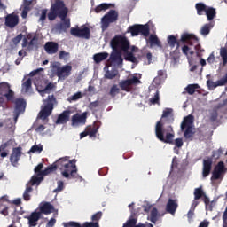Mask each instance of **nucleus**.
I'll list each match as a JSON object with an SVG mask.
<instances>
[{
    "label": "nucleus",
    "mask_w": 227,
    "mask_h": 227,
    "mask_svg": "<svg viewBox=\"0 0 227 227\" xmlns=\"http://www.w3.org/2000/svg\"><path fill=\"white\" fill-rule=\"evenodd\" d=\"M183 51V54H184L185 56H192V54H194V51H191V48L187 45H184L182 48Z\"/></svg>",
    "instance_id": "3c124183"
},
{
    "label": "nucleus",
    "mask_w": 227,
    "mask_h": 227,
    "mask_svg": "<svg viewBox=\"0 0 227 227\" xmlns=\"http://www.w3.org/2000/svg\"><path fill=\"white\" fill-rule=\"evenodd\" d=\"M110 65H118V67L123 65V58L121 57V51L114 50L108 59Z\"/></svg>",
    "instance_id": "f3484780"
},
{
    "label": "nucleus",
    "mask_w": 227,
    "mask_h": 227,
    "mask_svg": "<svg viewBox=\"0 0 227 227\" xmlns=\"http://www.w3.org/2000/svg\"><path fill=\"white\" fill-rule=\"evenodd\" d=\"M56 98L54 95H49L47 99L43 101L44 106L39 112V118L43 121L47 120L52 114L54 110V104H56Z\"/></svg>",
    "instance_id": "423d86ee"
},
{
    "label": "nucleus",
    "mask_w": 227,
    "mask_h": 227,
    "mask_svg": "<svg viewBox=\"0 0 227 227\" xmlns=\"http://www.w3.org/2000/svg\"><path fill=\"white\" fill-rule=\"evenodd\" d=\"M0 95L5 97L9 102H13V98H15V92L12 90L10 84L4 82L0 83Z\"/></svg>",
    "instance_id": "f8f14e48"
},
{
    "label": "nucleus",
    "mask_w": 227,
    "mask_h": 227,
    "mask_svg": "<svg viewBox=\"0 0 227 227\" xmlns=\"http://www.w3.org/2000/svg\"><path fill=\"white\" fill-rule=\"evenodd\" d=\"M179 42H182L183 43H189L191 45L192 42H198V37L192 34L184 33L182 34Z\"/></svg>",
    "instance_id": "a878e982"
},
{
    "label": "nucleus",
    "mask_w": 227,
    "mask_h": 227,
    "mask_svg": "<svg viewBox=\"0 0 227 227\" xmlns=\"http://www.w3.org/2000/svg\"><path fill=\"white\" fill-rule=\"evenodd\" d=\"M30 192H33V187L27 186V188L23 193V199L25 201H29V200H31V195L29 194Z\"/></svg>",
    "instance_id": "c03bdc74"
},
{
    "label": "nucleus",
    "mask_w": 227,
    "mask_h": 227,
    "mask_svg": "<svg viewBox=\"0 0 227 227\" xmlns=\"http://www.w3.org/2000/svg\"><path fill=\"white\" fill-rule=\"evenodd\" d=\"M59 49V44L56 42H47L44 45V51L47 54H56Z\"/></svg>",
    "instance_id": "b1692460"
},
{
    "label": "nucleus",
    "mask_w": 227,
    "mask_h": 227,
    "mask_svg": "<svg viewBox=\"0 0 227 227\" xmlns=\"http://www.w3.org/2000/svg\"><path fill=\"white\" fill-rule=\"evenodd\" d=\"M227 173V168L224 165V161H219L214 168L211 176V182H216V180H223Z\"/></svg>",
    "instance_id": "6e6552de"
},
{
    "label": "nucleus",
    "mask_w": 227,
    "mask_h": 227,
    "mask_svg": "<svg viewBox=\"0 0 227 227\" xmlns=\"http://www.w3.org/2000/svg\"><path fill=\"white\" fill-rule=\"evenodd\" d=\"M207 84L208 88L214 90L215 88H217V86H226L227 84V73L223 77H222L220 80L216 82H213L212 80H207Z\"/></svg>",
    "instance_id": "4be33fe9"
},
{
    "label": "nucleus",
    "mask_w": 227,
    "mask_h": 227,
    "mask_svg": "<svg viewBox=\"0 0 227 227\" xmlns=\"http://www.w3.org/2000/svg\"><path fill=\"white\" fill-rule=\"evenodd\" d=\"M43 146L42 145H33L30 149L31 153H42Z\"/></svg>",
    "instance_id": "de8ad7c7"
},
{
    "label": "nucleus",
    "mask_w": 227,
    "mask_h": 227,
    "mask_svg": "<svg viewBox=\"0 0 227 227\" xmlns=\"http://www.w3.org/2000/svg\"><path fill=\"white\" fill-rule=\"evenodd\" d=\"M141 81L137 76H133L132 78L123 80L119 83V86L122 91H130V87L134 86V84H139Z\"/></svg>",
    "instance_id": "4468645a"
},
{
    "label": "nucleus",
    "mask_w": 227,
    "mask_h": 227,
    "mask_svg": "<svg viewBox=\"0 0 227 227\" xmlns=\"http://www.w3.org/2000/svg\"><path fill=\"white\" fill-rule=\"evenodd\" d=\"M102 219V212L98 211L91 216L92 222H84L82 225L77 222L64 223V227H100L98 222Z\"/></svg>",
    "instance_id": "0eeeda50"
},
{
    "label": "nucleus",
    "mask_w": 227,
    "mask_h": 227,
    "mask_svg": "<svg viewBox=\"0 0 227 227\" xmlns=\"http://www.w3.org/2000/svg\"><path fill=\"white\" fill-rule=\"evenodd\" d=\"M118 93H120V88H118V85L112 86L109 91L110 97H112V98H114V97H116Z\"/></svg>",
    "instance_id": "49530a36"
},
{
    "label": "nucleus",
    "mask_w": 227,
    "mask_h": 227,
    "mask_svg": "<svg viewBox=\"0 0 227 227\" xmlns=\"http://www.w3.org/2000/svg\"><path fill=\"white\" fill-rule=\"evenodd\" d=\"M155 135L159 141L167 145H175L176 148H182L184 146V140L182 138H176L175 141V134L168 132L164 129L162 121H159L155 126Z\"/></svg>",
    "instance_id": "f257e3e1"
},
{
    "label": "nucleus",
    "mask_w": 227,
    "mask_h": 227,
    "mask_svg": "<svg viewBox=\"0 0 227 227\" xmlns=\"http://www.w3.org/2000/svg\"><path fill=\"white\" fill-rule=\"evenodd\" d=\"M39 214L42 215H49L54 212V206L50 202H43L39 205Z\"/></svg>",
    "instance_id": "6ab92c4d"
},
{
    "label": "nucleus",
    "mask_w": 227,
    "mask_h": 227,
    "mask_svg": "<svg viewBox=\"0 0 227 227\" xmlns=\"http://www.w3.org/2000/svg\"><path fill=\"white\" fill-rule=\"evenodd\" d=\"M181 132H184V137L187 141H192L194 139L196 128H194V116L192 114H189L183 119L181 122Z\"/></svg>",
    "instance_id": "20e7f679"
},
{
    "label": "nucleus",
    "mask_w": 227,
    "mask_h": 227,
    "mask_svg": "<svg viewBox=\"0 0 227 227\" xmlns=\"http://www.w3.org/2000/svg\"><path fill=\"white\" fill-rule=\"evenodd\" d=\"M56 169H58V167L56 166V163H53L49 167H47L44 170H43V172H41V175H43V176H47V175H51V173H54Z\"/></svg>",
    "instance_id": "4c0bfd02"
},
{
    "label": "nucleus",
    "mask_w": 227,
    "mask_h": 227,
    "mask_svg": "<svg viewBox=\"0 0 227 227\" xmlns=\"http://www.w3.org/2000/svg\"><path fill=\"white\" fill-rule=\"evenodd\" d=\"M68 56H70L69 52H67L65 51H59V59H67Z\"/></svg>",
    "instance_id": "680f3d73"
},
{
    "label": "nucleus",
    "mask_w": 227,
    "mask_h": 227,
    "mask_svg": "<svg viewBox=\"0 0 227 227\" xmlns=\"http://www.w3.org/2000/svg\"><path fill=\"white\" fill-rule=\"evenodd\" d=\"M56 224V218H51V220L47 223L46 227H53Z\"/></svg>",
    "instance_id": "774afa93"
},
{
    "label": "nucleus",
    "mask_w": 227,
    "mask_h": 227,
    "mask_svg": "<svg viewBox=\"0 0 227 227\" xmlns=\"http://www.w3.org/2000/svg\"><path fill=\"white\" fill-rule=\"evenodd\" d=\"M126 61H130L131 63H136L137 59L136 56H134V53L126 51V57H125Z\"/></svg>",
    "instance_id": "09e8293b"
},
{
    "label": "nucleus",
    "mask_w": 227,
    "mask_h": 227,
    "mask_svg": "<svg viewBox=\"0 0 227 227\" xmlns=\"http://www.w3.org/2000/svg\"><path fill=\"white\" fill-rule=\"evenodd\" d=\"M220 56L222 58L223 67H226L227 65V48L226 47H222L220 49Z\"/></svg>",
    "instance_id": "ea45409f"
},
{
    "label": "nucleus",
    "mask_w": 227,
    "mask_h": 227,
    "mask_svg": "<svg viewBox=\"0 0 227 227\" xmlns=\"http://www.w3.org/2000/svg\"><path fill=\"white\" fill-rule=\"evenodd\" d=\"M79 98H82V93H81V92H76L75 94H74L73 96H71L69 98V99L72 102H75V101L79 100Z\"/></svg>",
    "instance_id": "864d4df0"
},
{
    "label": "nucleus",
    "mask_w": 227,
    "mask_h": 227,
    "mask_svg": "<svg viewBox=\"0 0 227 227\" xmlns=\"http://www.w3.org/2000/svg\"><path fill=\"white\" fill-rule=\"evenodd\" d=\"M55 74L59 77V81H65L67 77L72 75V66L65 65L63 67H57Z\"/></svg>",
    "instance_id": "ddd939ff"
},
{
    "label": "nucleus",
    "mask_w": 227,
    "mask_h": 227,
    "mask_svg": "<svg viewBox=\"0 0 227 227\" xmlns=\"http://www.w3.org/2000/svg\"><path fill=\"white\" fill-rule=\"evenodd\" d=\"M47 9H43L41 12V16L39 18V22H45V20L47 19Z\"/></svg>",
    "instance_id": "6e6d98bb"
},
{
    "label": "nucleus",
    "mask_w": 227,
    "mask_h": 227,
    "mask_svg": "<svg viewBox=\"0 0 227 227\" xmlns=\"http://www.w3.org/2000/svg\"><path fill=\"white\" fill-rule=\"evenodd\" d=\"M29 226L35 227L38 224V221L42 219V215L39 211H34L31 215L27 217Z\"/></svg>",
    "instance_id": "393cba45"
},
{
    "label": "nucleus",
    "mask_w": 227,
    "mask_h": 227,
    "mask_svg": "<svg viewBox=\"0 0 227 227\" xmlns=\"http://www.w3.org/2000/svg\"><path fill=\"white\" fill-rule=\"evenodd\" d=\"M14 104L15 113H24V111H26V100H24V98H16Z\"/></svg>",
    "instance_id": "bb28decb"
},
{
    "label": "nucleus",
    "mask_w": 227,
    "mask_h": 227,
    "mask_svg": "<svg viewBox=\"0 0 227 227\" xmlns=\"http://www.w3.org/2000/svg\"><path fill=\"white\" fill-rule=\"evenodd\" d=\"M200 88L198 84H189L185 90L188 95H194L196 93V90Z\"/></svg>",
    "instance_id": "a19ab883"
},
{
    "label": "nucleus",
    "mask_w": 227,
    "mask_h": 227,
    "mask_svg": "<svg viewBox=\"0 0 227 227\" xmlns=\"http://www.w3.org/2000/svg\"><path fill=\"white\" fill-rule=\"evenodd\" d=\"M215 15H217V12L214 7H207L206 11V16L207 20H214L215 19Z\"/></svg>",
    "instance_id": "72a5a7b5"
},
{
    "label": "nucleus",
    "mask_w": 227,
    "mask_h": 227,
    "mask_svg": "<svg viewBox=\"0 0 227 227\" xmlns=\"http://www.w3.org/2000/svg\"><path fill=\"white\" fill-rule=\"evenodd\" d=\"M131 36H138L142 35L143 36H150V26L145 25H133L129 27Z\"/></svg>",
    "instance_id": "9d476101"
},
{
    "label": "nucleus",
    "mask_w": 227,
    "mask_h": 227,
    "mask_svg": "<svg viewBox=\"0 0 227 227\" xmlns=\"http://www.w3.org/2000/svg\"><path fill=\"white\" fill-rule=\"evenodd\" d=\"M172 113H173V109L167 108L166 110L163 111L161 118H168V116H170Z\"/></svg>",
    "instance_id": "e2e57ef3"
},
{
    "label": "nucleus",
    "mask_w": 227,
    "mask_h": 227,
    "mask_svg": "<svg viewBox=\"0 0 227 227\" xmlns=\"http://www.w3.org/2000/svg\"><path fill=\"white\" fill-rule=\"evenodd\" d=\"M70 34L72 36H75L76 38H85V40H90L91 36V31L88 27H84L83 28L72 27Z\"/></svg>",
    "instance_id": "9b49d317"
},
{
    "label": "nucleus",
    "mask_w": 227,
    "mask_h": 227,
    "mask_svg": "<svg viewBox=\"0 0 227 227\" xmlns=\"http://www.w3.org/2000/svg\"><path fill=\"white\" fill-rule=\"evenodd\" d=\"M32 86H33V82H32L31 78H28L27 80H26L25 82H22L21 91H24V93H27V91H29V90H31Z\"/></svg>",
    "instance_id": "f704fd0d"
},
{
    "label": "nucleus",
    "mask_w": 227,
    "mask_h": 227,
    "mask_svg": "<svg viewBox=\"0 0 227 227\" xmlns=\"http://www.w3.org/2000/svg\"><path fill=\"white\" fill-rule=\"evenodd\" d=\"M163 82L164 79L160 78V76H156L153 81L154 86H160V84H162Z\"/></svg>",
    "instance_id": "4d7b16f0"
},
{
    "label": "nucleus",
    "mask_w": 227,
    "mask_h": 227,
    "mask_svg": "<svg viewBox=\"0 0 227 227\" xmlns=\"http://www.w3.org/2000/svg\"><path fill=\"white\" fill-rule=\"evenodd\" d=\"M157 215H159V211L157 210V207H153L151 211V223H157Z\"/></svg>",
    "instance_id": "a18cd8bd"
},
{
    "label": "nucleus",
    "mask_w": 227,
    "mask_h": 227,
    "mask_svg": "<svg viewBox=\"0 0 227 227\" xmlns=\"http://www.w3.org/2000/svg\"><path fill=\"white\" fill-rule=\"evenodd\" d=\"M207 61L209 65H213V63L215 62V55H214V52L209 55V57L207 59Z\"/></svg>",
    "instance_id": "69168bd1"
},
{
    "label": "nucleus",
    "mask_w": 227,
    "mask_h": 227,
    "mask_svg": "<svg viewBox=\"0 0 227 227\" xmlns=\"http://www.w3.org/2000/svg\"><path fill=\"white\" fill-rule=\"evenodd\" d=\"M99 102L98 101H94L90 103L89 105V108L93 111V109H97V107L98 106Z\"/></svg>",
    "instance_id": "338daca9"
},
{
    "label": "nucleus",
    "mask_w": 227,
    "mask_h": 227,
    "mask_svg": "<svg viewBox=\"0 0 227 227\" xmlns=\"http://www.w3.org/2000/svg\"><path fill=\"white\" fill-rule=\"evenodd\" d=\"M167 42H168L169 47H171V49L175 48L176 46V49H180V40L178 41L176 36L168 35L167 38Z\"/></svg>",
    "instance_id": "cd10ccee"
},
{
    "label": "nucleus",
    "mask_w": 227,
    "mask_h": 227,
    "mask_svg": "<svg viewBox=\"0 0 227 227\" xmlns=\"http://www.w3.org/2000/svg\"><path fill=\"white\" fill-rule=\"evenodd\" d=\"M40 182H42V178L38 176H33L30 180L31 185H40Z\"/></svg>",
    "instance_id": "5fc2aeb1"
},
{
    "label": "nucleus",
    "mask_w": 227,
    "mask_h": 227,
    "mask_svg": "<svg viewBox=\"0 0 227 227\" xmlns=\"http://www.w3.org/2000/svg\"><path fill=\"white\" fill-rule=\"evenodd\" d=\"M178 200L168 199L167 205H166V212L168 214H171L172 215H175L176 209L178 208Z\"/></svg>",
    "instance_id": "412c9836"
},
{
    "label": "nucleus",
    "mask_w": 227,
    "mask_h": 227,
    "mask_svg": "<svg viewBox=\"0 0 227 227\" xmlns=\"http://www.w3.org/2000/svg\"><path fill=\"white\" fill-rule=\"evenodd\" d=\"M68 15V9L65 4L63 0H55L54 4H51L50 12L48 13L49 20H56V19H60L64 20Z\"/></svg>",
    "instance_id": "7ed1b4c3"
},
{
    "label": "nucleus",
    "mask_w": 227,
    "mask_h": 227,
    "mask_svg": "<svg viewBox=\"0 0 227 227\" xmlns=\"http://www.w3.org/2000/svg\"><path fill=\"white\" fill-rule=\"evenodd\" d=\"M159 100H160V98H159V91H156V93L154 94V97H153L151 99H150V102L151 104H159Z\"/></svg>",
    "instance_id": "052dcab7"
},
{
    "label": "nucleus",
    "mask_w": 227,
    "mask_h": 227,
    "mask_svg": "<svg viewBox=\"0 0 227 227\" xmlns=\"http://www.w3.org/2000/svg\"><path fill=\"white\" fill-rule=\"evenodd\" d=\"M88 118V112H83L82 114H75L71 118V125L75 127L77 125H85Z\"/></svg>",
    "instance_id": "dca6fc26"
},
{
    "label": "nucleus",
    "mask_w": 227,
    "mask_h": 227,
    "mask_svg": "<svg viewBox=\"0 0 227 227\" xmlns=\"http://www.w3.org/2000/svg\"><path fill=\"white\" fill-rule=\"evenodd\" d=\"M113 51H119L120 52H127L130 47L129 39L123 35H115L110 42Z\"/></svg>",
    "instance_id": "39448f33"
},
{
    "label": "nucleus",
    "mask_w": 227,
    "mask_h": 227,
    "mask_svg": "<svg viewBox=\"0 0 227 227\" xmlns=\"http://www.w3.org/2000/svg\"><path fill=\"white\" fill-rule=\"evenodd\" d=\"M205 196V192L202 188H196L194 190V200H201Z\"/></svg>",
    "instance_id": "37998d69"
},
{
    "label": "nucleus",
    "mask_w": 227,
    "mask_h": 227,
    "mask_svg": "<svg viewBox=\"0 0 227 227\" xmlns=\"http://www.w3.org/2000/svg\"><path fill=\"white\" fill-rule=\"evenodd\" d=\"M195 8L197 10V15H203V13H207V10L208 9V6H207L203 3H197L195 4Z\"/></svg>",
    "instance_id": "473e14b6"
},
{
    "label": "nucleus",
    "mask_w": 227,
    "mask_h": 227,
    "mask_svg": "<svg viewBox=\"0 0 227 227\" xmlns=\"http://www.w3.org/2000/svg\"><path fill=\"white\" fill-rule=\"evenodd\" d=\"M22 34H19L16 37L12 38V42L13 45H19L20 43V41L22 40Z\"/></svg>",
    "instance_id": "13d9d810"
},
{
    "label": "nucleus",
    "mask_w": 227,
    "mask_h": 227,
    "mask_svg": "<svg viewBox=\"0 0 227 227\" xmlns=\"http://www.w3.org/2000/svg\"><path fill=\"white\" fill-rule=\"evenodd\" d=\"M109 58V53L107 52H100V53H96L93 56V60L95 63H102V61H106Z\"/></svg>",
    "instance_id": "c85d7f7f"
},
{
    "label": "nucleus",
    "mask_w": 227,
    "mask_h": 227,
    "mask_svg": "<svg viewBox=\"0 0 227 227\" xmlns=\"http://www.w3.org/2000/svg\"><path fill=\"white\" fill-rule=\"evenodd\" d=\"M136 224H137V219L131 218L126 222V223L124 224L123 227H146L145 224L141 223H138L137 225H136Z\"/></svg>",
    "instance_id": "2f4dec72"
},
{
    "label": "nucleus",
    "mask_w": 227,
    "mask_h": 227,
    "mask_svg": "<svg viewBox=\"0 0 227 227\" xmlns=\"http://www.w3.org/2000/svg\"><path fill=\"white\" fill-rule=\"evenodd\" d=\"M70 157L66 156L59 158L55 161L57 169L61 171V175L64 178L70 180L71 178H77V166L70 161Z\"/></svg>",
    "instance_id": "f03ea898"
},
{
    "label": "nucleus",
    "mask_w": 227,
    "mask_h": 227,
    "mask_svg": "<svg viewBox=\"0 0 227 227\" xmlns=\"http://www.w3.org/2000/svg\"><path fill=\"white\" fill-rule=\"evenodd\" d=\"M54 88V84L48 83L41 93H51V90Z\"/></svg>",
    "instance_id": "bf43d9fd"
},
{
    "label": "nucleus",
    "mask_w": 227,
    "mask_h": 227,
    "mask_svg": "<svg viewBox=\"0 0 227 227\" xmlns=\"http://www.w3.org/2000/svg\"><path fill=\"white\" fill-rule=\"evenodd\" d=\"M58 187L53 190V192H61V191H63V189H65V183H63V181H58Z\"/></svg>",
    "instance_id": "603ef678"
},
{
    "label": "nucleus",
    "mask_w": 227,
    "mask_h": 227,
    "mask_svg": "<svg viewBox=\"0 0 227 227\" xmlns=\"http://www.w3.org/2000/svg\"><path fill=\"white\" fill-rule=\"evenodd\" d=\"M116 20H118V12L112 9L101 19V28L103 31H106L109 27V25L116 22Z\"/></svg>",
    "instance_id": "1a4fd4ad"
},
{
    "label": "nucleus",
    "mask_w": 227,
    "mask_h": 227,
    "mask_svg": "<svg viewBox=\"0 0 227 227\" xmlns=\"http://www.w3.org/2000/svg\"><path fill=\"white\" fill-rule=\"evenodd\" d=\"M211 171H212V159L207 158V160H203V167H202L203 178H207V176L210 175Z\"/></svg>",
    "instance_id": "5701e85b"
},
{
    "label": "nucleus",
    "mask_w": 227,
    "mask_h": 227,
    "mask_svg": "<svg viewBox=\"0 0 227 227\" xmlns=\"http://www.w3.org/2000/svg\"><path fill=\"white\" fill-rule=\"evenodd\" d=\"M217 118H219V114L217 113V111H214L213 113H211L210 121H217Z\"/></svg>",
    "instance_id": "0e129e2a"
},
{
    "label": "nucleus",
    "mask_w": 227,
    "mask_h": 227,
    "mask_svg": "<svg viewBox=\"0 0 227 227\" xmlns=\"http://www.w3.org/2000/svg\"><path fill=\"white\" fill-rule=\"evenodd\" d=\"M61 21L62 22L58 26V29L64 32L70 29V19H67L66 17L64 20H61Z\"/></svg>",
    "instance_id": "7c9ffc66"
},
{
    "label": "nucleus",
    "mask_w": 227,
    "mask_h": 227,
    "mask_svg": "<svg viewBox=\"0 0 227 227\" xmlns=\"http://www.w3.org/2000/svg\"><path fill=\"white\" fill-rule=\"evenodd\" d=\"M5 26L11 29H13V27L19 26V15H17L15 12L7 14L5 17Z\"/></svg>",
    "instance_id": "a211bd4d"
},
{
    "label": "nucleus",
    "mask_w": 227,
    "mask_h": 227,
    "mask_svg": "<svg viewBox=\"0 0 227 227\" xmlns=\"http://www.w3.org/2000/svg\"><path fill=\"white\" fill-rule=\"evenodd\" d=\"M85 130L87 131L90 137H96L97 133L98 132V127L96 125L93 126H88Z\"/></svg>",
    "instance_id": "e433bc0d"
},
{
    "label": "nucleus",
    "mask_w": 227,
    "mask_h": 227,
    "mask_svg": "<svg viewBox=\"0 0 227 227\" xmlns=\"http://www.w3.org/2000/svg\"><path fill=\"white\" fill-rule=\"evenodd\" d=\"M43 163H39L34 169L35 173H38V176H43L42 173H43Z\"/></svg>",
    "instance_id": "8fccbe9b"
},
{
    "label": "nucleus",
    "mask_w": 227,
    "mask_h": 227,
    "mask_svg": "<svg viewBox=\"0 0 227 227\" xmlns=\"http://www.w3.org/2000/svg\"><path fill=\"white\" fill-rule=\"evenodd\" d=\"M212 27H214V24H205L200 29V35H202V36H207V35H210V29H212Z\"/></svg>",
    "instance_id": "c9c22d12"
},
{
    "label": "nucleus",
    "mask_w": 227,
    "mask_h": 227,
    "mask_svg": "<svg viewBox=\"0 0 227 227\" xmlns=\"http://www.w3.org/2000/svg\"><path fill=\"white\" fill-rule=\"evenodd\" d=\"M116 75H118V70L116 69L107 70L105 74V79H114Z\"/></svg>",
    "instance_id": "79ce46f5"
},
{
    "label": "nucleus",
    "mask_w": 227,
    "mask_h": 227,
    "mask_svg": "<svg viewBox=\"0 0 227 227\" xmlns=\"http://www.w3.org/2000/svg\"><path fill=\"white\" fill-rule=\"evenodd\" d=\"M70 114H72V111L65 110L63 111L57 118L56 124L57 125H65L70 121Z\"/></svg>",
    "instance_id": "aec40b11"
},
{
    "label": "nucleus",
    "mask_w": 227,
    "mask_h": 227,
    "mask_svg": "<svg viewBox=\"0 0 227 227\" xmlns=\"http://www.w3.org/2000/svg\"><path fill=\"white\" fill-rule=\"evenodd\" d=\"M111 4H100L95 8L96 13H100V12H106V10H109L111 8Z\"/></svg>",
    "instance_id": "58836bf2"
},
{
    "label": "nucleus",
    "mask_w": 227,
    "mask_h": 227,
    "mask_svg": "<svg viewBox=\"0 0 227 227\" xmlns=\"http://www.w3.org/2000/svg\"><path fill=\"white\" fill-rule=\"evenodd\" d=\"M20 157H22V147H14L10 156V162L12 166L17 168V166H19Z\"/></svg>",
    "instance_id": "2eb2a0df"
},
{
    "label": "nucleus",
    "mask_w": 227,
    "mask_h": 227,
    "mask_svg": "<svg viewBox=\"0 0 227 227\" xmlns=\"http://www.w3.org/2000/svg\"><path fill=\"white\" fill-rule=\"evenodd\" d=\"M149 44L151 48L155 45L157 47H162V43L160 42V40H159V37H157V35H151L149 36Z\"/></svg>",
    "instance_id": "c756f323"
}]
</instances>
